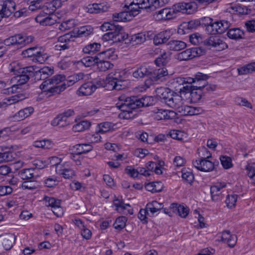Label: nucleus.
Here are the masks:
<instances>
[{"mask_svg": "<svg viewBox=\"0 0 255 255\" xmlns=\"http://www.w3.org/2000/svg\"><path fill=\"white\" fill-rule=\"evenodd\" d=\"M118 99L119 101L116 104L117 107L123 112L122 115L125 119H129L134 116L135 114L133 113L134 110L147 107L152 104L151 98L150 97H126L125 95H121Z\"/></svg>", "mask_w": 255, "mask_h": 255, "instance_id": "nucleus-1", "label": "nucleus"}, {"mask_svg": "<svg viewBox=\"0 0 255 255\" xmlns=\"http://www.w3.org/2000/svg\"><path fill=\"white\" fill-rule=\"evenodd\" d=\"M35 68L33 66L26 67L22 69H18L15 70L11 68V71H15L16 75L13 78V80L16 81L18 85H21L26 83L30 79V77L34 75Z\"/></svg>", "mask_w": 255, "mask_h": 255, "instance_id": "nucleus-2", "label": "nucleus"}, {"mask_svg": "<svg viewBox=\"0 0 255 255\" xmlns=\"http://www.w3.org/2000/svg\"><path fill=\"white\" fill-rule=\"evenodd\" d=\"M198 5L195 0L190 2H179L172 6V12L174 14L177 12L192 14L197 9Z\"/></svg>", "mask_w": 255, "mask_h": 255, "instance_id": "nucleus-3", "label": "nucleus"}, {"mask_svg": "<svg viewBox=\"0 0 255 255\" xmlns=\"http://www.w3.org/2000/svg\"><path fill=\"white\" fill-rule=\"evenodd\" d=\"M203 53L202 49L200 47H195L187 49L176 55L177 59L180 61H187L196 57L201 55Z\"/></svg>", "mask_w": 255, "mask_h": 255, "instance_id": "nucleus-4", "label": "nucleus"}, {"mask_svg": "<svg viewBox=\"0 0 255 255\" xmlns=\"http://www.w3.org/2000/svg\"><path fill=\"white\" fill-rule=\"evenodd\" d=\"M99 87H103L107 90H113L119 91L124 88L123 85L117 83L109 76H108L105 80H100L96 82Z\"/></svg>", "mask_w": 255, "mask_h": 255, "instance_id": "nucleus-5", "label": "nucleus"}, {"mask_svg": "<svg viewBox=\"0 0 255 255\" xmlns=\"http://www.w3.org/2000/svg\"><path fill=\"white\" fill-rule=\"evenodd\" d=\"M16 4L12 0H0V12L5 17L10 16L16 9Z\"/></svg>", "mask_w": 255, "mask_h": 255, "instance_id": "nucleus-6", "label": "nucleus"}, {"mask_svg": "<svg viewBox=\"0 0 255 255\" xmlns=\"http://www.w3.org/2000/svg\"><path fill=\"white\" fill-rule=\"evenodd\" d=\"M206 46H212L221 51L228 48V45L217 36H211L204 40Z\"/></svg>", "mask_w": 255, "mask_h": 255, "instance_id": "nucleus-7", "label": "nucleus"}, {"mask_svg": "<svg viewBox=\"0 0 255 255\" xmlns=\"http://www.w3.org/2000/svg\"><path fill=\"white\" fill-rule=\"evenodd\" d=\"M65 80V76L62 74H58L53 76L52 78L47 79L43 82L40 85V88L44 92L51 93L48 90L51 88H47L49 85H57L61 82H64Z\"/></svg>", "mask_w": 255, "mask_h": 255, "instance_id": "nucleus-8", "label": "nucleus"}, {"mask_svg": "<svg viewBox=\"0 0 255 255\" xmlns=\"http://www.w3.org/2000/svg\"><path fill=\"white\" fill-rule=\"evenodd\" d=\"M75 83H76V81L74 76H70L68 77V79H65V81H64V82L62 84L51 87L48 91L52 94H60L61 92L65 90L67 87L73 85Z\"/></svg>", "mask_w": 255, "mask_h": 255, "instance_id": "nucleus-9", "label": "nucleus"}, {"mask_svg": "<svg viewBox=\"0 0 255 255\" xmlns=\"http://www.w3.org/2000/svg\"><path fill=\"white\" fill-rule=\"evenodd\" d=\"M226 187L225 182L218 183L210 187V193L212 200L214 201H220L223 199V195L221 190Z\"/></svg>", "mask_w": 255, "mask_h": 255, "instance_id": "nucleus-10", "label": "nucleus"}, {"mask_svg": "<svg viewBox=\"0 0 255 255\" xmlns=\"http://www.w3.org/2000/svg\"><path fill=\"white\" fill-rule=\"evenodd\" d=\"M193 164L197 169L201 171L209 172L214 168V163L207 159L196 160L193 161Z\"/></svg>", "mask_w": 255, "mask_h": 255, "instance_id": "nucleus-11", "label": "nucleus"}, {"mask_svg": "<svg viewBox=\"0 0 255 255\" xmlns=\"http://www.w3.org/2000/svg\"><path fill=\"white\" fill-rule=\"evenodd\" d=\"M155 92L156 96L159 98L162 103L165 104H167L174 94L169 88L162 87L156 88Z\"/></svg>", "mask_w": 255, "mask_h": 255, "instance_id": "nucleus-12", "label": "nucleus"}, {"mask_svg": "<svg viewBox=\"0 0 255 255\" xmlns=\"http://www.w3.org/2000/svg\"><path fill=\"white\" fill-rule=\"evenodd\" d=\"M54 73L53 68L49 67H44L38 71H35L34 75L35 78L37 80H44L49 79V77L51 76Z\"/></svg>", "mask_w": 255, "mask_h": 255, "instance_id": "nucleus-13", "label": "nucleus"}, {"mask_svg": "<svg viewBox=\"0 0 255 255\" xmlns=\"http://www.w3.org/2000/svg\"><path fill=\"white\" fill-rule=\"evenodd\" d=\"M97 88L96 85L91 82L83 84L78 89L81 96L91 95Z\"/></svg>", "mask_w": 255, "mask_h": 255, "instance_id": "nucleus-14", "label": "nucleus"}, {"mask_svg": "<svg viewBox=\"0 0 255 255\" xmlns=\"http://www.w3.org/2000/svg\"><path fill=\"white\" fill-rule=\"evenodd\" d=\"M208 78V76L207 75L198 73L195 75V82L194 85H192L193 88L202 91L204 86L207 83L206 80Z\"/></svg>", "mask_w": 255, "mask_h": 255, "instance_id": "nucleus-15", "label": "nucleus"}, {"mask_svg": "<svg viewBox=\"0 0 255 255\" xmlns=\"http://www.w3.org/2000/svg\"><path fill=\"white\" fill-rule=\"evenodd\" d=\"M170 37V33L169 31H163L154 35L153 43L156 45L162 44L166 43Z\"/></svg>", "mask_w": 255, "mask_h": 255, "instance_id": "nucleus-16", "label": "nucleus"}, {"mask_svg": "<svg viewBox=\"0 0 255 255\" xmlns=\"http://www.w3.org/2000/svg\"><path fill=\"white\" fill-rule=\"evenodd\" d=\"M183 102V100L181 96L174 93L166 105L177 111L182 105Z\"/></svg>", "mask_w": 255, "mask_h": 255, "instance_id": "nucleus-17", "label": "nucleus"}, {"mask_svg": "<svg viewBox=\"0 0 255 255\" xmlns=\"http://www.w3.org/2000/svg\"><path fill=\"white\" fill-rule=\"evenodd\" d=\"M221 240L230 247L233 248L236 244L237 238L236 235H231L230 231L227 230L223 232Z\"/></svg>", "mask_w": 255, "mask_h": 255, "instance_id": "nucleus-18", "label": "nucleus"}, {"mask_svg": "<svg viewBox=\"0 0 255 255\" xmlns=\"http://www.w3.org/2000/svg\"><path fill=\"white\" fill-rule=\"evenodd\" d=\"M229 12L233 14H248L251 12V9L247 6L237 4L228 8Z\"/></svg>", "mask_w": 255, "mask_h": 255, "instance_id": "nucleus-19", "label": "nucleus"}, {"mask_svg": "<svg viewBox=\"0 0 255 255\" xmlns=\"http://www.w3.org/2000/svg\"><path fill=\"white\" fill-rule=\"evenodd\" d=\"M156 18L160 19H170L175 17L172 9L165 8L156 11Z\"/></svg>", "mask_w": 255, "mask_h": 255, "instance_id": "nucleus-20", "label": "nucleus"}, {"mask_svg": "<svg viewBox=\"0 0 255 255\" xmlns=\"http://www.w3.org/2000/svg\"><path fill=\"white\" fill-rule=\"evenodd\" d=\"M34 111L32 107L25 108L20 110L13 116L14 121H20L28 117Z\"/></svg>", "mask_w": 255, "mask_h": 255, "instance_id": "nucleus-21", "label": "nucleus"}, {"mask_svg": "<svg viewBox=\"0 0 255 255\" xmlns=\"http://www.w3.org/2000/svg\"><path fill=\"white\" fill-rule=\"evenodd\" d=\"M97 68L99 71L105 72L109 69L113 68L114 65L104 58L98 57V60L96 63Z\"/></svg>", "mask_w": 255, "mask_h": 255, "instance_id": "nucleus-22", "label": "nucleus"}, {"mask_svg": "<svg viewBox=\"0 0 255 255\" xmlns=\"http://www.w3.org/2000/svg\"><path fill=\"white\" fill-rule=\"evenodd\" d=\"M61 2L59 0H53L44 5V13L50 14L54 12L56 9L61 7Z\"/></svg>", "mask_w": 255, "mask_h": 255, "instance_id": "nucleus-23", "label": "nucleus"}, {"mask_svg": "<svg viewBox=\"0 0 255 255\" xmlns=\"http://www.w3.org/2000/svg\"><path fill=\"white\" fill-rule=\"evenodd\" d=\"M93 28L90 25L80 27L76 32H73L74 37H87L93 33Z\"/></svg>", "mask_w": 255, "mask_h": 255, "instance_id": "nucleus-24", "label": "nucleus"}, {"mask_svg": "<svg viewBox=\"0 0 255 255\" xmlns=\"http://www.w3.org/2000/svg\"><path fill=\"white\" fill-rule=\"evenodd\" d=\"M22 35L20 34H15L3 40V43L6 46H20L21 45Z\"/></svg>", "mask_w": 255, "mask_h": 255, "instance_id": "nucleus-25", "label": "nucleus"}, {"mask_svg": "<svg viewBox=\"0 0 255 255\" xmlns=\"http://www.w3.org/2000/svg\"><path fill=\"white\" fill-rule=\"evenodd\" d=\"M173 212L177 213L178 215L183 218H186L189 214V209L187 207L178 205L177 203L171 204Z\"/></svg>", "mask_w": 255, "mask_h": 255, "instance_id": "nucleus-26", "label": "nucleus"}, {"mask_svg": "<svg viewBox=\"0 0 255 255\" xmlns=\"http://www.w3.org/2000/svg\"><path fill=\"white\" fill-rule=\"evenodd\" d=\"M56 16L55 15L49 14L47 16L41 18V15H38L36 18L35 20L39 22L42 25H52L56 22V19H55Z\"/></svg>", "mask_w": 255, "mask_h": 255, "instance_id": "nucleus-27", "label": "nucleus"}, {"mask_svg": "<svg viewBox=\"0 0 255 255\" xmlns=\"http://www.w3.org/2000/svg\"><path fill=\"white\" fill-rule=\"evenodd\" d=\"M56 172L59 174L62 175L66 179L72 178L74 175V171L66 167L65 165L58 166L56 169Z\"/></svg>", "mask_w": 255, "mask_h": 255, "instance_id": "nucleus-28", "label": "nucleus"}, {"mask_svg": "<svg viewBox=\"0 0 255 255\" xmlns=\"http://www.w3.org/2000/svg\"><path fill=\"white\" fill-rule=\"evenodd\" d=\"M167 45L170 50L179 51L186 47V44L182 41L172 40L168 42Z\"/></svg>", "mask_w": 255, "mask_h": 255, "instance_id": "nucleus-29", "label": "nucleus"}, {"mask_svg": "<svg viewBox=\"0 0 255 255\" xmlns=\"http://www.w3.org/2000/svg\"><path fill=\"white\" fill-rule=\"evenodd\" d=\"M117 28L116 30H114V42H121L127 39L128 34L124 32L123 27L118 25Z\"/></svg>", "mask_w": 255, "mask_h": 255, "instance_id": "nucleus-30", "label": "nucleus"}, {"mask_svg": "<svg viewBox=\"0 0 255 255\" xmlns=\"http://www.w3.org/2000/svg\"><path fill=\"white\" fill-rule=\"evenodd\" d=\"M149 33H151V32H147L146 34L140 32L132 35L131 36L130 40L133 43V44H141L146 40Z\"/></svg>", "mask_w": 255, "mask_h": 255, "instance_id": "nucleus-31", "label": "nucleus"}, {"mask_svg": "<svg viewBox=\"0 0 255 255\" xmlns=\"http://www.w3.org/2000/svg\"><path fill=\"white\" fill-rule=\"evenodd\" d=\"M154 113V119L157 120H161L163 119H168L170 118V116L168 114L173 113L172 111L156 109L153 111Z\"/></svg>", "mask_w": 255, "mask_h": 255, "instance_id": "nucleus-32", "label": "nucleus"}, {"mask_svg": "<svg viewBox=\"0 0 255 255\" xmlns=\"http://www.w3.org/2000/svg\"><path fill=\"white\" fill-rule=\"evenodd\" d=\"M101 44L99 43H90L83 48V52L85 54H91L95 53L100 51Z\"/></svg>", "mask_w": 255, "mask_h": 255, "instance_id": "nucleus-33", "label": "nucleus"}, {"mask_svg": "<svg viewBox=\"0 0 255 255\" xmlns=\"http://www.w3.org/2000/svg\"><path fill=\"white\" fill-rule=\"evenodd\" d=\"M151 74L150 69L146 66H141L133 72V76L135 78H143Z\"/></svg>", "mask_w": 255, "mask_h": 255, "instance_id": "nucleus-34", "label": "nucleus"}, {"mask_svg": "<svg viewBox=\"0 0 255 255\" xmlns=\"http://www.w3.org/2000/svg\"><path fill=\"white\" fill-rule=\"evenodd\" d=\"M164 206L161 203H159L156 201H152L146 204V209L149 210L151 215L163 209Z\"/></svg>", "mask_w": 255, "mask_h": 255, "instance_id": "nucleus-35", "label": "nucleus"}, {"mask_svg": "<svg viewBox=\"0 0 255 255\" xmlns=\"http://www.w3.org/2000/svg\"><path fill=\"white\" fill-rule=\"evenodd\" d=\"M244 35V31L239 28L230 29L227 32L228 37L235 40L242 38Z\"/></svg>", "mask_w": 255, "mask_h": 255, "instance_id": "nucleus-36", "label": "nucleus"}, {"mask_svg": "<svg viewBox=\"0 0 255 255\" xmlns=\"http://www.w3.org/2000/svg\"><path fill=\"white\" fill-rule=\"evenodd\" d=\"M76 150L74 151L76 154H82L88 152L92 150L93 147L90 144H79L73 147Z\"/></svg>", "mask_w": 255, "mask_h": 255, "instance_id": "nucleus-37", "label": "nucleus"}, {"mask_svg": "<svg viewBox=\"0 0 255 255\" xmlns=\"http://www.w3.org/2000/svg\"><path fill=\"white\" fill-rule=\"evenodd\" d=\"M98 57V56L97 55L94 57L87 56L86 57L83 58L80 61H79L78 63L79 64H81L87 67H90L96 64Z\"/></svg>", "mask_w": 255, "mask_h": 255, "instance_id": "nucleus-38", "label": "nucleus"}, {"mask_svg": "<svg viewBox=\"0 0 255 255\" xmlns=\"http://www.w3.org/2000/svg\"><path fill=\"white\" fill-rule=\"evenodd\" d=\"M69 124V122L67 119L62 115L61 114H59L51 122V125L53 126H59L60 127H63L67 126Z\"/></svg>", "mask_w": 255, "mask_h": 255, "instance_id": "nucleus-39", "label": "nucleus"}, {"mask_svg": "<svg viewBox=\"0 0 255 255\" xmlns=\"http://www.w3.org/2000/svg\"><path fill=\"white\" fill-rule=\"evenodd\" d=\"M181 177L184 182L192 185L194 180V176L190 169L184 168L181 171Z\"/></svg>", "mask_w": 255, "mask_h": 255, "instance_id": "nucleus-40", "label": "nucleus"}, {"mask_svg": "<svg viewBox=\"0 0 255 255\" xmlns=\"http://www.w3.org/2000/svg\"><path fill=\"white\" fill-rule=\"evenodd\" d=\"M239 75H245L255 71V62L246 64L238 69Z\"/></svg>", "mask_w": 255, "mask_h": 255, "instance_id": "nucleus-41", "label": "nucleus"}, {"mask_svg": "<svg viewBox=\"0 0 255 255\" xmlns=\"http://www.w3.org/2000/svg\"><path fill=\"white\" fill-rule=\"evenodd\" d=\"M34 169L27 168L20 170L18 174L22 180H29L34 177Z\"/></svg>", "mask_w": 255, "mask_h": 255, "instance_id": "nucleus-42", "label": "nucleus"}, {"mask_svg": "<svg viewBox=\"0 0 255 255\" xmlns=\"http://www.w3.org/2000/svg\"><path fill=\"white\" fill-rule=\"evenodd\" d=\"M14 240L15 237L12 235H7L3 237L2 244L5 250H9L12 248Z\"/></svg>", "mask_w": 255, "mask_h": 255, "instance_id": "nucleus-43", "label": "nucleus"}, {"mask_svg": "<svg viewBox=\"0 0 255 255\" xmlns=\"http://www.w3.org/2000/svg\"><path fill=\"white\" fill-rule=\"evenodd\" d=\"M168 74V73L166 68H159L154 70L152 77L155 81L158 80L162 81L163 80V78L166 76H167Z\"/></svg>", "mask_w": 255, "mask_h": 255, "instance_id": "nucleus-44", "label": "nucleus"}, {"mask_svg": "<svg viewBox=\"0 0 255 255\" xmlns=\"http://www.w3.org/2000/svg\"><path fill=\"white\" fill-rule=\"evenodd\" d=\"M25 97L22 94H17L12 96L7 97L3 100V103L7 105H10L18 102L19 101L23 100Z\"/></svg>", "mask_w": 255, "mask_h": 255, "instance_id": "nucleus-45", "label": "nucleus"}, {"mask_svg": "<svg viewBox=\"0 0 255 255\" xmlns=\"http://www.w3.org/2000/svg\"><path fill=\"white\" fill-rule=\"evenodd\" d=\"M91 126V123L88 121H82L74 125L73 129L75 131L80 132L88 129Z\"/></svg>", "mask_w": 255, "mask_h": 255, "instance_id": "nucleus-46", "label": "nucleus"}, {"mask_svg": "<svg viewBox=\"0 0 255 255\" xmlns=\"http://www.w3.org/2000/svg\"><path fill=\"white\" fill-rule=\"evenodd\" d=\"M108 76L111 77L113 80L116 81L117 83H122L125 81L124 76L125 74L123 72L120 70L115 71L114 72H111Z\"/></svg>", "mask_w": 255, "mask_h": 255, "instance_id": "nucleus-47", "label": "nucleus"}, {"mask_svg": "<svg viewBox=\"0 0 255 255\" xmlns=\"http://www.w3.org/2000/svg\"><path fill=\"white\" fill-rule=\"evenodd\" d=\"M197 151L199 155L198 160L207 159L212 156L210 152L205 146H201L198 149Z\"/></svg>", "mask_w": 255, "mask_h": 255, "instance_id": "nucleus-48", "label": "nucleus"}, {"mask_svg": "<svg viewBox=\"0 0 255 255\" xmlns=\"http://www.w3.org/2000/svg\"><path fill=\"white\" fill-rule=\"evenodd\" d=\"M15 154L10 151L0 152V163L9 162L14 158Z\"/></svg>", "mask_w": 255, "mask_h": 255, "instance_id": "nucleus-49", "label": "nucleus"}, {"mask_svg": "<svg viewBox=\"0 0 255 255\" xmlns=\"http://www.w3.org/2000/svg\"><path fill=\"white\" fill-rule=\"evenodd\" d=\"M134 4L140 5L142 9H146L147 12L152 11L150 7L152 4L151 0H133Z\"/></svg>", "mask_w": 255, "mask_h": 255, "instance_id": "nucleus-50", "label": "nucleus"}, {"mask_svg": "<svg viewBox=\"0 0 255 255\" xmlns=\"http://www.w3.org/2000/svg\"><path fill=\"white\" fill-rule=\"evenodd\" d=\"M170 60V55L164 52L157 57L155 60V63L158 66L165 65Z\"/></svg>", "mask_w": 255, "mask_h": 255, "instance_id": "nucleus-51", "label": "nucleus"}, {"mask_svg": "<svg viewBox=\"0 0 255 255\" xmlns=\"http://www.w3.org/2000/svg\"><path fill=\"white\" fill-rule=\"evenodd\" d=\"M217 23L220 34L223 33L231 26V22L227 20H221L217 21Z\"/></svg>", "mask_w": 255, "mask_h": 255, "instance_id": "nucleus-52", "label": "nucleus"}, {"mask_svg": "<svg viewBox=\"0 0 255 255\" xmlns=\"http://www.w3.org/2000/svg\"><path fill=\"white\" fill-rule=\"evenodd\" d=\"M39 54V51L37 50V47H32L24 50L22 52V55L25 57H33L34 58L36 54Z\"/></svg>", "mask_w": 255, "mask_h": 255, "instance_id": "nucleus-53", "label": "nucleus"}, {"mask_svg": "<svg viewBox=\"0 0 255 255\" xmlns=\"http://www.w3.org/2000/svg\"><path fill=\"white\" fill-rule=\"evenodd\" d=\"M127 218L124 216L119 217L117 218L114 226L116 229L121 230L126 227Z\"/></svg>", "mask_w": 255, "mask_h": 255, "instance_id": "nucleus-54", "label": "nucleus"}, {"mask_svg": "<svg viewBox=\"0 0 255 255\" xmlns=\"http://www.w3.org/2000/svg\"><path fill=\"white\" fill-rule=\"evenodd\" d=\"M202 91L193 88L190 93L191 101L194 103L199 102L202 96Z\"/></svg>", "mask_w": 255, "mask_h": 255, "instance_id": "nucleus-55", "label": "nucleus"}, {"mask_svg": "<svg viewBox=\"0 0 255 255\" xmlns=\"http://www.w3.org/2000/svg\"><path fill=\"white\" fill-rule=\"evenodd\" d=\"M238 199V195L236 194L228 195L226 198L225 203L229 208L235 207Z\"/></svg>", "mask_w": 255, "mask_h": 255, "instance_id": "nucleus-56", "label": "nucleus"}, {"mask_svg": "<svg viewBox=\"0 0 255 255\" xmlns=\"http://www.w3.org/2000/svg\"><path fill=\"white\" fill-rule=\"evenodd\" d=\"M128 14V10L121 12L119 13H115L113 14V18L115 21H126L128 20L127 17Z\"/></svg>", "mask_w": 255, "mask_h": 255, "instance_id": "nucleus-57", "label": "nucleus"}, {"mask_svg": "<svg viewBox=\"0 0 255 255\" xmlns=\"http://www.w3.org/2000/svg\"><path fill=\"white\" fill-rule=\"evenodd\" d=\"M218 23L217 21L213 22L211 24L208 25L206 27V32L210 34L214 35L216 34H220L218 28Z\"/></svg>", "mask_w": 255, "mask_h": 255, "instance_id": "nucleus-58", "label": "nucleus"}, {"mask_svg": "<svg viewBox=\"0 0 255 255\" xmlns=\"http://www.w3.org/2000/svg\"><path fill=\"white\" fill-rule=\"evenodd\" d=\"M115 52V49L113 48H109L106 50L103 51L99 53L97 55L100 58H104V59H110L113 56Z\"/></svg>", "mask_w": 255, "mask_h": 255, "instance_id": "nucleus-59", "label": "nucleus"}, {"mask_svg": "<svg viewBox=\"0 0 255 255\" xmlns=\"http://www.w3.org/2000/svg\"><path fill=\"white\" fill-rule=\"evenodd\" d=\"M220 159L223 167L225 169H229L233 166L231 157L227 156H221Z\"/></svg>", "mask_w": 255, "mask_h": 255, "instance_id": "nucleus-60", "label": "nucleus"}, {"mask_svg": "<svg viewBox=\"0 0 255 255\" xmlns=\"http://www.w3.org/2000/svg\"><path fill=\"white\" fill-rule=\"evenodd\" d=\"M191 111V106L184 105V102L182 105L176 111L182 116H191L190 112Z\"/></svg>", "mask_w": 255, "mask_h": 255, "instance_id": "nucleus-61", "label": "nucleus"}, {"mask_svg": "<svg viewBox=\"0 0 255 255\" xmlns=\"http://www.w3.org/2000/svg\"><path fill=\"white\" fill-rule=\"evenodd\" d=\"M186 84V78L182 77H177L174 79L172 83L175 91H178L179 89L183 85Z\"/></svg>", "mask_w": 255, "mask_h": 255, "instance_id": "nucleus-62", "label": "nucleus"}, {"mask_svg": "<svg viewBox=\"0 0 255 255\" xmlns=\"http://www.w3.org/2000/svg\"><path fill=\"white\" fill-rule=\"evenodd\" d=\"M118 25V24H116V23L105 22L101 26V29L103 31L116 30Z\"/></svg>", "mask_w": 255, "mask_h": 255, "instance_id": "nucleus-63", "label": "nucleus"}, {"mask_svg": "<svg viewBox=\"0 0 255 255\" xmlns=\"http://www.w3.org/2000/svg\"><path fill=\"white\" fill-rule=\"evenodd\" d=\"M46 200L47 203V206H50L52 208L56 207H59L61 205V200H57L53 197H46Z\"/></svg>", "mask_w": 255, "mask_h": 255, "instance_id": "nucleus-64", "label": "nucleus"}]
</instances>
